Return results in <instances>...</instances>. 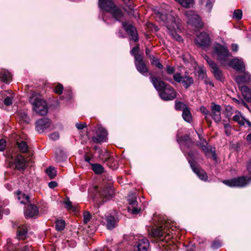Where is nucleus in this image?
I'll use <instances>...</instances> for the list:
<instances>
[{
  "label": "nucleus",
  "mask_w": 251,
  "mask_h": 251,
  "mask_svg": "<svg viewBox=\"0 0 251 251\" xmlns=\"http://www.w3.org/2000/svg\"><path fill=\"white\" fill-rule=\"evenodd\" d=\"M156 20L159 22L164 23L168 30L169 33L176 40L180 42L182 39L180 36L177 34L176 31L179 29V19L172 13H162L158 12L156 14Z\"/></svg>",
  "instance_id": "f257e3e1"
},
{
  "label": "nucleus",
  "mask_w": 251,
  "mask_h": 251,
  "mask_svg": "<svg viewBox=\"0 0 251 251\" xmlns=\"http://www.w3.org/2000/svg\"><path fill=\"white\" fill-rule=\"evenodd\" d=\"M99 7L110 13L117 21H120L124 17V12L112 0H99Z\"/></svg>",
  "instance_id": "f03ea898"
},
{
  "label": "nucleus",
  "mask_w": 251,
  "mask_h": 251,
  "mask_svg": "<svg viewBox=\"0 0 251 251\" xmlns=\"http://www.w3.org/2000/svg\"><path fill=\"white\" fill-rule=\"evenodd\" d=\"M29 101L32 106L33 110L40 115H45L48 112V108L46 101L41 96L33 93L30 97Z\"/></svg>",
  "instance_id": "7ed1b4c3"
},
{
  "label": "nucleus",
  "mask_w": 251,
  "mask_h": 251,
  "mask_svg": "<svg viewBox=\"0 0 251 251\" xmlns=\"http://www.w3.org/2000/svg\"><path fill=\"white\" fill-rule=\"evenodd\" d=\"M213 55L223 65H226L229 57L231 56L228 50L220 44H217L214 46Z\"/></svg>",
  "instance_id": "20e7f679"
},
{
  "label": "nucleus",
  "mask_w": 251,
  "mask_h": 251,
  "mask_svg": "<svg viewBox=\"0 0 251 251\" xmlns=\"http://www.w3.org/2000/svg\"><path fill=\"white\" fill-rule=\"evenodd\" d=\"M251 182V177L240 176L229 180H225L223 183L230 187H243Z\"/></svg>",
  "instance_id": "39448f33"
},
{
  "label": "nucleus",
  "mask_w": 251,
  "mask_h": 251,
  "mask_svg": "<svg viewBox=\"0 0 251 251\" xmlns=\"http://www.w3.org/2000/svg\"><path fill=\"white\" fill-rule=\"evenodd\" d=\"M9 167L17 168L18 170H23L25 167L26 161L22 155L18 154L16 158L12 156L8 159Z\"/></svg>",
  "instance_id": "423d86ee"
},
{
  "label": "nucleus",
  "mask_w": 251,
  "mask_h": 251,
  "mask_svg": "<svg viewBox=\"0 0 251 251\" xmlns=\"http://www.w3.org/2000/svg\"><path fill=\"white\" fill-rule=\"evenodd\" d=\"M187 18V23L195 27H200L201 25V19L198 15L193 11H187L185 13Z\"/></svg>",
  "instance_id": "0eeeda50"
},
{
  "label": "nucleus",
  "mask_w": 251,
  "mask_h": 251,
  "mask_svg": "<svg viewBox=\"0 0 251 251\" xmlns=\"http://www.w3.org/2000/svg\"><path fill=\"white\" fill-rule=\"evenodd\" d=\"M161 98L165 100H172L176 97V92L173 87L167 85L159 93Z\"/></svg>",
  "instance_id": "6e6552de"
},
{
  "label": "nucleus",
  "mask_w": 251,
  "mask_h": 251,
  "mask_svg": "<svg viewBox=\"0 0 251 251\" xmlns=\"http://www.w3.org/2000/svg\"><path fill=\"white\" fill-rule=\"evenodd\" d=\"M135 65L138 71L144 76H147L149 70L146 67L141 55H135Z\"/></svg>",
  "instance_id": "1a4fd4ad"
},
{
  "label": "nucleus",
  "mask_w": 251,
  "mask_h": 251,
  "mask_svg": "<svg viewBox=\"0 0 251 251\" xmlns=\"http://www.w3.org/2000/svg\"><path fill=\"white\" fill-rule=\"evenodd\" d=\"M195 43L197 45L201 48H205L209 46L210 40L208 34L203 32L198 35L196 38Z\"/></svg>",
  "instance_id": "9d476101"
},
{
  "label": "nucleus",
  "mask_w": 251,
  "mask_h": 251,
  "mask_svg": "<svg viewBox=\"0 0 251 251\" xmlns=\"http://www.w3.org/2000/svg\"><path fill=\"white\" fill-rule=\"evenodd\" d=\"M127 200L129 205L128 207V211L133 214H138L141 209L136 207L137 206L136 196L134 194H131L128 196Z\"/></svg>",
  "instance_id": "9b49d317"
},
{
  "label": "nucleus",
  "mask_w": 251,
  "mask_h": 251,
  "mask_svg": "<svg viewBox=\"0 0 251 251\" xmlns=\"http://www.w3.org/2000/svg\"><path fill=\"white\" fill-rule=\"evenodd\" d=\"M210 117L216 123H219L221 120V107L218 104L214 102L211 104Z\"/></svg>",
  "instance_id": "f8f14e48"
},
{
  "label": "nucleus",
  "mask_w": 251,
  "mask_h": 251,
  "mask_svg": "<svg viewBox=\"0 0 251 251\" xmlns=\"http://www.w3.org/2000/svg\"><path fill=\"white\" fill-rule=\"evenodd\" d=\"M205 59L211 67L212 69L211 71L215 77L218 80H222L223 78L222 72L218 67L216 64L210 58H209L207 56H206Z\"/></svg>",
  "instance_id": "ddd939ff"
},
{
  "label": "nucleus",
  "mask_w": 251,
  "mask_h": 251,
  "mask_svg": "<svg viewBox=\"0 0 251 251\" xmlns=\"http://www.w3.org/2000/svg\"><path fill=\"white\" fill-rule=\"evenodd\" d=\"M232 67L237 71L243 72L245 70V66L242 59L234 58L231 60L228 59V62L226 64Z\"/></svg>",
  "instance_id": "4468645a"
},
{
  "label": "nucleus",
  "mask_w": 251,
  "mask_h": 251,
  "mask_svg": "<svg viewBox=\"0 0 251 251\" xmlns=\"http://www.w3.org/2000/svg\"><path fill=\"white\" fill-rule=\"evenodd\" d=\"M51 123L49 119L43 118L37 121L36 123V130L40 133L50 127Z\"/></svg>",
  "instance_id": "2eb2a0df"
},
{
  "label": "nucleus",
  "mask_w": 251,
  "mask_h": 251,
  "mask_svg": "<svg viewBox=\"0 0 251 251\" xmlns=\"http://www.w3.org/2000/svg\"><path fill=\"white\" fill-rule=\"evenodd\" d=\"M123 27L130 36V39L137 42L138 40L137 33L135 27L126 23H123Z\"/></svg>",
  "instance_id": "dca6fc26"
},
{
  "label": "nucleus",
  "mask_w": 251,
  "mask_h": 251,
  "mask_svg": "<svg viewBox=\"0 0 251 251\" xmlns=\"http://www.w3.org/2000/svg\"><path fill=\"white\" fill-rule=\"evenodd\" d=\"M107 132L105 129L100 127L97 131V135L92 137V141L96 143H99L105 141Z\"/></svg>",
  "instance_id": "f3484780"
},
{
  "label": "nucleus",
  "mask_w": 251,
  "mask_h": 251,
  "mask_svg": "<svg viewBox=\"0 0 251 251\" xmlns=\"http://www.w3.org/2000/svg\"><path fill=\"white\" fill-rule=\"evenodd\" d=\"M150 243L146 238L139 240L134 248L135 251H148Z\"/></svg>",
  "instance_id": "a211bd4d"
},
{
  "label": "nucleus",
  "mask_w": 251,
  "mask_h": 251,
  "mask_svg": "<svg viewBox=\"0 0 251 251\" xmlns=\"http://www.w3.org/2000/svg\"><path fill=\"white\" fill-rule=\"evenodd\" d=\"M150 79L154 88L159 93L167 86L165 82L155 76H151Z\"/></svg>",
  "instance_id": "6ab92c4d"
},
{
  "label": "nucleus",
  "mask_w": 251,
  "mask_h": 251,
  "mask_svg": "<svg viewBox=\"0 0 251 251\" xmlns=\"http://www.w3.org/2000/svg\"><path fill=\"white\" fill-rule=\"evenodd\" d=\"M38 213L37 207L33 204L28 205L25 211V216L27 218L33 217Z\"/></svg>",
  "instance_id": "aec40b11"
},
{
  "label": "nucleus",
  "mask_w": 251,
  "mask_h": 251,
  "mask_svg": "<svg viewBox=\"0 0 251 251\" xmlns=\"http://www.w3.org/2000/svg\"><path fill=\"white\" fill-rule=\"evenodd\" d=\"M114 194V189L111 185L105 187L101 192V195L105 199V201L111 199Z\"/></svg>",
  "instance_id": "412c9836"
},
{
  "label": "nucleus",
  "mask_w": 251,
  "mask_h": 251,
  "mask_svg": "<svg viewBox=\"0 0 251 251\" xmlns=\"http://www.w3.org/2000/svg\"><path fill=\"white\" fill-rule=\"evenodd\" d=\"M193 171L199 177L203 180L207 179V176L205 171L199 168L196 167L190 161H189Z\"/></svg>",
  "instance_id": "4be33fe9"
},
{
  "label": "nucleus",
  "mask_w": 251,
  "mask_h": 251,
  "mask_svg": "<svg viewBox=\"0 0 251 251\" xmlns=\"http://www.w3.org/2000/svg\"><path fill=\"white\" fill-rule=\"evenodd\" d=\"M235 81L238 84L247 83L251 81V76L248 73H245L242 75H238L235 77Z\"/></svg>",
  "instance_id": "5701e85b"
},
{
  "label": "nucleus",
  "mask_w": 251,
  "mask_h": 251,
  "mask_svg": "<svg viewBox=\"0 0 251 251\" xmlns=\"http://www.w3.org/2000/svg\"><path fill=\"white\" fill-rule=\"evenodd\" d=\"M181 82L183 84V86L185 88H187L193 84L194 80L192 77L190 76L188 74H185L182 76Z\"/></svg>",
  "instance_id": "b1692460"
},
{
  "label": "nucleus",
  "mask_w": 251,
  "mask_h": 251,
  "mask_svg": "<svg viewBox=\"0 0 251 251\" xmlns=\"http://www.w3.org/2000/svg\"><path fill=\"white\" fill-rule=\"evenodd\" d=\"M240 90L244 99L248 102L251 101V91L246 86L240 87Z\"/></svg>",
  "instance_id": "393cba45"
},
{
  "label": "nucleus",
  "mask_w": 251,
  "mask_h": 251,
  "mask_svg": "<svg viewBox=\"0 0 251 251\" xmlns=\"http://www.w3.org/2000/svg\"><path fill=\"white\" fill-rule=\"evenodd\" d=\"M28 228L26 226H19L17 229V236L19 239H25L26 237Z\"/></svg>",
  "instance_id": "a878e982"
},
{
  "label": "nucleus",
  "mask_w": 251,
  "mask_h": 251,
  "mask_svg": "<svg viewBox=\"0 0 251 251\" xmlns=\"http://www.w3.org/2000/svg\"><path fill=\"white\" fill-rule=\"evenodd\" d=\"M165 233V227L163 226L156 227V228H154L152 229L151 231L152 236L159 238L163 237Z\"/></svg>",
  "instance_id": "bb28decb"
},
{
  "label": "nucleus",
  "mask_w": 251,
  "mask_h": 251,
  "mask_svg": "<svg viewBox=\"0 0 251 251\" xmlns=\"http://www.w3.org/2000/svg\"><path fill=\"white\" fill-rule=\"evenodd\" d=\"M232 119L234 121L237 122L241 126H244L246 124L248 126H251V122L242 117H240L239 115H234Z\"/></svg>",
  "instance_id": "cd10ccee"
},
{
  "label": "nucleus",
  "mask_w": 251,
  "mask_h": 251,
  "mask_svg": "<svg viewBox=\"0 0 251 251\" xmlns=\"http://www.w3.org/2000/svg\"><path fill=\"white\" fill-rule=\"evenodd\" d=\"M106 227L108 229L114 228L116 226V221L114 217L108 215L106 217Z\"/></svg>",
  "instance_id": "c85d7f7f"
},
{
  "label": "nucleus",
  "mask_w": 251,
  "mask_h": 251,
  "mask_svg": "<svg viewBox=\"0 0 251 251\" xmlns=\"http://www.w3.org/2000/svg\"><path fill=\"white\" fill-rule=\"evenodd\" d=\"M200 110L204 115V119L206 120V122L210 126L211 124V121L210 120V112L204 107L201 106L200 108Z\"/></svg>",
  "instance_id": "c756f323"
},
{
  "label": "nucleus",
  "mask_w": 251,
  "mask_h": 251,
  "mask_svg": "<svg viewBox=\"0 0 251 251\" xmlns=\"http://www.w3.org/2000/svg\"><path fill=\"white\" fill-rule=\"evenodd\" d=\"M202 149L205 152L207 156H211L213 160H216V155L215 151H213L211 148H209L206 146H202Z\"/></svg>",
  "instance_id": "7c9ffc66"
},
{
  "label": "nucleus",
  "mask_w": 251,
  "mask_h": 251,
  "mask_svg": "<svg viewBox=\"0 0 251 251\" xmlns=\"http://www.w3.org/2000/svg\"><path fill=\"white\" fill-rule=\"evenodd\" d=\"M182 118L187 122L190 123L192 120V114L189 109L187 108H184L182 112Z\"/></svg>",
  "instance_id": "2f4dec72"
},
{
  "label": "nucleus",
  "mask_w": 251,
  "mask_h": 251,
  "mask_svg": "<svg viewBox=\"0 0 251 251\" xmlns=\"http://www.w3.org/2000/svg\"><path fill=\"white\" fill-rule=\"evenodd\" d=\"M11 74L5 70L1 71L0 73V77L4 82H7L11 79Z\"/></svg>",
  "instance_id": "473e14b6"
},
{
  "label": "nucleus",
  "mask_w": 251,
  "mask_h": 251,
  "mask_svg": "<svg viewBox=\"0 0 251 251\" xmlns=\"http://www.w3.org/2000/svg\"><path fill=\"white\" fill-rule=\"evenodd\" d=\"M92 169L97 174H100L104 171L103 167L100 164H92Z\"/></svg>",
  "instance_id": "72a5a7b5"
},
{
  "label": "nucleus",
  "mask_w": 251,
  "mask_h": 251,
  "mask_svg": "<svg viewBox=\"0 0 251 251\" xmlns=\"http://www.w3.org/2000/svg\"><path fill=\"white\" fill-rule=\"evenodd\" d=\"M17 145L20 151L22 152H26L28 151V146L26 143L25 141L17 142Z\"/></svg>",
  "instance_id": "f704fd0d"
},
{
  "label": "nucleus",
  "mask_w": 251,
  "mask_h": 251,
  "mask_svg": "<svg viewBox=\"0 0 251 251\" xmlns=\"http://www.w3.org/2000/svg\"><path fill=\"white\" fill-rule=\"evenodd\" d=\"M17 195H18V199L19 200L21 199H22L20 201L21 203L25 204L29 201V197L28 195H26L24 194H23L20 192H17Z\"/></svg>",
  "instance_id": "c9c22d12"
},
{
  "label": "nucleus",
  "mask_w": 251,
  "mask_h": 251,
  "mask_svg": "<svg viewBox=\"0 0 251 251\" xmlns=\"http://www.w3.org/2000/svg\"><path fill=\"white\" fill-rule=\"evenodd\" d=\"M46 172L51 178H54L56 175V171L54 168L51 166L47 169Z\"/></svg>",
  "instance_id": "e433bc0d"
},
{
  "label": "nucleus",
  "mask_w": 251,
  "mask_h": 251,
  "mask_svg": "<svg viewBox=\"0 0 251 251\" xmlns=\"http://www.w3.org/2000/svg\"><path fill=\"white\" fill-rule=\"evenodd\" d=\"M242 17V11L240 9H236L233 12L232 18L236 20H240Z\"/></svg>",
  "instance_id": "4c0bfd02"
},
{
  "label": "nucleus",
  "mask_w": 251,
  "mask_h": 251,
  "mask_svg": "<svg viewBox=\"0 0 251 251\" xmlns=\"http://www.w3.org/2000/svg\"><path fill=\"white\" fill-rule=\"evenodd\" d=\"M65 227V221L57 220L56 222V229L58 231L62 230Z\"/></svg>",
  "instance_id": "58836bf2"
},
{
  "label": "nucleus",
  "mask_w": 251,
  "mask_h": 251,
  "mask_svg": "<svg viewBox=\"0 0 251 251\" xmlns=\"http://www.w3.org/2000/svg\"><path fill=\"white\" fill-rule=\"evenodd\" d=\"M151 63L153 65H154L159 69H162L163 68V65L159 62L158 60L154 57L151 58Z\"/></svg>",
  "instance_id": "ea45409f"
},
{
  "label": "nucleus",
  "mask_w": 251,
  "mask_h": 251,
  "mask_svg": "<svg viewBox=\"0 0 251 251\" xmlns=\"http://www.w3.org/2000/svg\"><path fill=\"white\" fill-rule=\"evenodd\" d=\"M13 97V94H11L10 96H7L3 100L4 104L6 106H9L12 104Z\"/></svg>",
  "instance_id": "a19ab883"
},
{
  "label": "nucleus",
  "mask_w": 251,
  "mask_h": 251,
  "mask_svg": "<svg viewBox=\"0 0 251 251\" xmlns=\"http://www.w3.org/2000/svg\"><path fill=\"white\" fill-rule=\"evenodd\" d=\"M187 108V107L184 103L180 101L176 102L175 108L176 110H182L183 111L184 108Z\"/></svg>",
  "instance_id": "79ce46f5"
},
{
  "label": "nucleus",
  "mask_w": 251,
  "mask_h": 251,
  "mask_svg": "<svg viewBox=\"0 0 251 251\" xmlns=\"http://www.w3.org/2000/svg\"><path fill=\"white\" fill-rule=\"evenodd\" d=\"M65 204V207L68 210H72L75 211V208L74 207L72 204V202L69 200H66L64 201Z\"/></svg>",
  "instance_id": "37998d69"
},
{
  "label": "nucleus",
  "mask_w": 251,
  "mask_h": 251,
  "mask_svg": "<svg viewBox=\"0 0 251 251\" xmlns=\"http://www.w3.org/2000/svg\"><path fill=\"white\" fill-rule=\"evenodd\" d=\"M83 217H84V223L85 224H87L88 222H89L91 219V215L89 212L87 211H85L83 213Z\"/></svg>",
  "instance_id": "c03bdc74"
},
{
  "label": "nucleus",
  "mask_w": 251,
  "mask_h": 251,
  "mask_svg": "<svg viewBox=\"0 0 251 251\" xmlns=\"http://www.w3.org/2000/svg\"><path fill=\"white\" fill-rule=\"evenodd\" d=\"M63 90V86L61 84H58L54 88L55 93L60 95L62 94Z\"/></svg>",
  "instance_id": "a18cd8bd"
},
{
  "label": "nucleus",
  "mask_w": 251,
  "mask_h": 251,
  "mask_svg": "<svg viewBox=\"0 0 251 251\" xmlns=\"http://www.w3.org/2000/svg\"><path fill=\"white\" fill-rule=\"evenodd\" d=\"M197 73L199 78H203L204 77L205 73L202 68L199 67L197 71Z\"/></svg>",
  "instance_id": "49530a36"
},
{
  "label": "nucleus",
  "mask_w": 251,
  "mask_h": 251,
  "mask_svg": "<svg viewBox=\"0 0 251 251\" xmlns=\"http://www.w3.org/2000/svg\"><path fill=\"white\" fill-rule=\"evenodd\" d=\"M20 120L24 121L25 123H28L29 121V119L27 115L25 113H21L19 117Z\"/></svg>",
  "instance_id": "de8ad7c7"
},
{
  "label": "nucleus",
  "mask_w": 251,
  "mask_h": 251,
  "mask_svg": "<svg viewBox=\"0 0 251 251\" xmlns=\"http://www.w3.org/2000/svg\"><path fill=\"white\" fill-rule=\"evenodd\" d=\"M173 78L177 82H181L182 80V76L179 73L175 74L173 76Z\"/></svg>",
  "instance_id": "09e8293b"
},
{
  "label": "nucleus",
  "mask_w": 251,
  "mask_h": 251,
  "mask_svg": "<svg viewBox=\"0 0 251 251\" xmlns=\"http://www.w3.org/2000/svg\"><path fill=\"white\" fill-rule=\"evenodd\" d=\"M6 147V141L4 139L0 140V151L4 150Z\"/></svg>",
  "instance_id": "8fccbe9b"
},
{
  "label": "nucleus",
  "mask_w": 251,
  "mask_h": 251,
  "mask_svg": "<svg viewBox=\"0 0 251 251\" xmlns=\"http://www.w3.org/2000/svg\"><path fill=\"white\" fill-rule=\"evenodd\" d=\"M50 138L52 139V140H56L59 139V134L57 132L53 133L50 135Z\"/></svg>",
  "instance_id": "3c124183"
},
{
  "label": "nucleus",
  "mask_w": 251,
  "mask_h": 251,
  "mask_svg": "<svg viewBox=\"0 0 251 251\" xmlns=\"http://www.w3.org/2000/svg\"><path fill=\"white\" fill-rule=\"evenodd\" d=\"M166 71L168 74H172L174 73L175 69L173 67L168 65L166 67Z\"/></svg>",
  "instance_id": "603ef678"
},
{
  "label": "nucleus",
  "mask_w": 251,
  "mask_h": 251,
  "mask_svg": "<svg viewBox=\"0 0 251 251\" xmlns=\"http://www.w3.org/2000/svg\"><path fill=\"white\" fill-rule=\"evenodd\" d=\"M75 126L77 129H82L86 126V124L85 123H84L83 124L76 123L75 125Z\"/></svg>",
  "instance_id": "864d4df0"
},
{
  "label": "nucleus",
  "mask_w": 251,
  "mask_h": 251,
  "mask_svg": "<svg viewBox=\"0 0 251 251\" xmlns=\"http://www.w3.org/2000/svg\"><path fill=\"white\" fill-rule=\"evenodd\" d=\"M224 127H225V129L226 134L227 136H229L230 135V127L229 125H228L227 124H225V126H224Z\"/></svg>",
  "instance_id": "5fc2aeb1"
},
{
  "label": "nucleus",
  "mask_w": 251,
  "mask_h": 251,
  "mask_svg": "<svg viewBox=\"0 0 251 251\" xmlns=\"http://www.w3.org/2000/svg\"><path fill=\"white\" fill-rule=\"evenodd\" d=\"M139 48L138 46L134 47L130 51V53L132 55H138V54H136V52L137 51L139 50Z\"/></svg>",
  "instance_id": "6e6d98bb"
},
{
  "label": "nucleus",
  "mask_w": 251,
  "mask_h": 251,
  "mask_svg": "<svg viewBox=\"0 0 251 251\" xmlns=\"http://www.w3.org/2000/svg\"><path fill=\"white\" fill-rule=\"evenodd\" d=\"M221 246V243L220 241H215L212 244V247L215 249H217L220 247Z\"/></svg>",
  "instance_id": "4d7b16f0"
},
{
  "label": "nucleus",
  "mask_w": 251,
  "mask_h": 251,
  "mask_svg": "<svg viewBox=\"0 0 251 251\" xmlns=\"http://www.w3.org/2000/svg\"><path fill=\"white\" fill-rule=\"evenodd\" d=\"M48 185L50 188H53L57 186V183L55 181H51L49 183Z\"/></svg>",
  "instance_id": "13d9d810"
},
{
  "label": "nucleus",
  "mask_w": 251,
  "mask_h": 251,
  "mask_svg": "<svg viewBox=\"0 0 251 251\" xmlns=\"http://www.w3.org/2000/svg\"><path fill=\"white\" fill-rule=\"evenodd\" d=\"M231 50L233 51L237 52L238 50V46L236 44H232L231 45Z\"/></svg>",
  "instance_id": "bf43d9fd"
},
{
  "label": "nucleus",
  "mask_w": 251,
  "mask_h": 251,
  "mask_svg": "<svg viewBox=\"0 0 251 251\" xmlns=\"http://www.w3.org/2000/svg\"><path fill=\"white\" fill-rule=\"evenodd\" d=\"M31 250L30 246H26L21 249V251H30Z\"/></svg>",
  "instance_id": "052dcab7"
},
{
  "label": "nucleus",
  "mask_w": 251,
  "mask_h": 251,
  "mask_svg": "<svg viewBox=\"0 0 251 251\" xmlns=\"http://www.w3.org/2000/svg\"><path fill=\"white\" fill-rule=\"evenodd\" d=\"M247 170L250 173H251V159H250L248 164Z\"/></svg>",
  "instance_id": "680f3d73"
},
{
  "label": "nucleus",
  "mask_w": 251,
  "mask_h": 251,
  "mask_svg": "<svg viewBox=\"0 0 251 251\" xmlns=\"http://www.w3.org/2000/svg\"><path fill=\"white\" fill-rule=\"evenodd\" d=\"M188 140H190V138L188 136H185L182 137L181 139V141L186 142Z\"/></svg>",
  "instance_id": "e2e57ef3"
},
{
  "label": "nucleus",
  "mask_w": 251,
  "mask_h": 251,
  "mask_svg": "<svg viewBox=\"0 0 251 251\" xmlns=\"http://www.w3.org/2000/svg\"><path fill=\"white\" fill-rule=\"evenodd\" d=\"M206 7L209 9V11H210L212 7V4L207 2L206 4Z\"/></svg>",
  "instance_id": "0e129e2a"
},
{
  "label": "nucleus",
  "mask_w": 251,
  "mask_h": 251,
  "mask_svg": "<svg viewBox=\"0 0 251 251\" xmlns=\"http://www.w3.org/2000/svg\"><path fill=\"white\" fill-rule=\"evenodd\" d=\"M246 139L248 141H251V133L249 134L248 135H247Z\"/></svg>",
  "instance_id": "69168bd1"
},
{
  "label": "nucleus",
  "mask_w": 251,
  "mask_h": 251,
  "mask_svg": "<svg viewBox=\"0 0 251 251\" xmlns=\"http://www.w3.org/2000/svg\"><path fill=\"white\" fill-rule=\"evenodd\" d=\"M90 158L89 157H88V156H86L85 157V160L86 161V162H89L90 161Z\"/></svg>",
  "instance_id": "338daca9"
},
{
  "label": "nucleus",
  "mask_w": 251,
  "mask_h": 251,
  "mask_svg": "<svg viewBox=\"0 0 251 251\" xmlns=\"http://www.w3.org/2000/svg\"><path fill=\"white\" fill-rule=\"evenodd\" d=\"M150 51L149 50V49H147L146 50V53L147 55H149V54L150 53Z\"/></svg>",
  "instance_id": "774afa93"
}]
</instances>
